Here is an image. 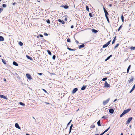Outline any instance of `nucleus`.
Here are the masks:
<instances>
[{
  "mask_svg": "<svg viewBox=\"0 0 135 135\" xmlns=\"http://www.w3.org/2000/svg\"><path fill=\"white\" fill-rule=\"evenodd\" d=\"M111 41V40H110L109 41H108V42H107V43H106L105 44H104L103 46V48H105L107 47L110 44V42Z\"/></svg>",
  "mask_w": 135,
  "mask_h": 135,
  "instance_id": "nucleus-2",
  "label": "nucleus"
},
{
  "mask_svg": "<svg viewBox=\"0 0 135 135\" xmlns=\"http://www.w3.org/2000/svg\"><path fill=\"white\" fill-rule=\"evenodd\" d=\"M70 40L69 38H68V42H70Z\"/></svg>",
  "mask_w": 135,
  "mask_h": 135,
  "instance_id": "nucleus-52",
  "label": "nucleus"
},
{
  "mask_svg": "<svg viewBox=\"0 0 135 135\" xmlns=\"http://www.w3.org/2000/svg\"><path fill=\"white\" fill-rule=\"evenodd\" d=\"M124 113H123V112L122 113V114H121V115L120 116V117H122L123 115H124Z\"/></svg>",
  "mask_w": 135,
  "mask_h": 135,
  "instance_id": "nucleus-40",
  "label": "nucleus"
},
{
  "mask_svg": "<svg viewBox=\"0 0 135 135\" xmlns=\"http://www.w3.org/2000/svg\"><path fill=\"white\" fill-rule=\"evenodd\" d=\"M132 117H131L129 118L126 122V124H128L130 122V121L132 120Z\"/></svg>",
  "mask_w": 135,
  "mask_h": 135,
  "instance_id": "nucleus-1",
  "label": "nucleus"
},
{
  "mask_svg": "<svg viewBox=\"0 0 135 135\" xmlns=\"http://www.w3.org/2000/svg\"><path fill=\"white\" fill-rule=\"evenodd\" d=\"M44 35L46 36H47L48 35V34L47 33H44Z\"/></svg>",
  "mask_w": 135,
  "mask_h": 135,
  "instance_id": "nucleus-48",
  "label": "nucleus"
},
{
  "mask_svg": "<svg viewBox=\"0 0 135 135\" xmlns=\"http://www.w3.org/2000/svg\"><path fill=\"white\" fill-rule=\"evenodd\" d=\"M92 31L94 33H96L98 32V31L94 29H92Z\"/></svg>",
  "mask_w": 135,
  "mask_h": 135,
  "instance_id": "nucleus-17",
  "label": "nucleus"
},
{
  "mask_svg": "<svg viewBox=\"0 0 135 135\" xmlns=\"http://www.w3.org/2000/svg\"><path fill=\"white\" fill-rule=\"evenodd\" d=\"M2 62L4 64H6V61L5 60H4L3 59H2Z\"/></svg>",
  "mask_w": 135,
  "mask_h": 135,
  "instance_id": "nucleus-21",
  "label": "nucleus"
},
{
  "mask_svg": "<svg viewBox=\"0 0 135 135\" xmlns=\"http://www.w3.org/2000/svg\"><path fill=\"white\" fill-rule=\"evenodd\" d=\"M117 100V99H115V100H114V102H115Z\"/></svg>",
  "mask_w": 135,
  "mask_h": 135,
  "instance_id": "nucleus-58",
  "label": "nucleus"
},
{
  "mask_svg": "<svg viewBox=\"0 0 135 135\" xmlns=\"http://www.w3.org/2000/svg\"><path fill=\"white\" fill-rule=\"evenodd\" d=\"M124 17L123 16V15H122L121 16V18L122 22H123L124 21Z\"/></svg>",
  "mask_w": 135,
  "mask_h": 135,
  "instance_id": "nucleus-26",
  "label": "nucleus"
},
{
  "mask_svg": "<svg viewBox=\"0 0 135 135\" xmlns=\"http://www.w3.org/2000/svg\"><path fill=\"white\" fill-rule=\"evenodd\" d=\"M105 17H106V18L107 21H108V23H109V21L108 18V17L107 16H105Z\"/></svg>",
  "mask_w": 135,
  "mask_h": 135,
  "instance_id": "nucleus-29",
  "label": "nucleus"
},
{
  "mask_svg": "<svg viewBox=\"0 0 135 135\" xmlns=\"http://www.w3.org/2000/svg\"><path fill=\"white\" fill-rule=\"evenodd\" d=\"M63 7H64V8H65V9H67V8H68V6H63Z\"/></svg>",
  "mask_w": 135,
  "mask_h": 135,
  "instance_id": "nucleus-33",
  "label": "nucleus"
},
{
  "mask_svg": "<svg viewBox=\"0 0 135 135\" xmlns=\"http://www.w3.org/2000/svg\"><path fill=\"white\" fill-rule=\"evenodd\" d=\"M109 58L108 57L105 60V61H106L107 60H108L109 59Z\"/></svg>",
  "mask_w": 135,
  "mask_h": 135,
  "instance_id": "nucleus-46",
  "label": "nucleus"
},
{
  "mask_svg": "<svg viewBox=\"0 0 135 135\" xmlns=\"http://www.w3.org/2000/svg\"><path fill=\"white\" fill-rule=\"evenodd\" d=\"M72 120H71L68 123V125L70 124V123L71 122Z\"/></svg>",
  "mask_w": 135,
  "mask_h": 135,
  "instance_id": "nucleus-51",
  "label": "nucleus"
},
{
  "mask_svg": "<svg viewBox=\"0 0 135 135\" xmlns=\"http://www.w3.org/2000/svg\"><path fill=\"white\" fill-rule=\"evenodd\" d=\"M0 98H3V99H7V98H6V96L1 95H0Z\"/></svg>",
  "mask_w": 135,
  "mask_h": 135,
  "instance_id": "nucleus-10",
  "label": "nucleus"
},
{
  "mask_svg": "<svg viewBox=\"0 0 135 135\" xmlns=\"http://www.w3.org/2000/svg\"><path fill=\"white\" fill-rule=\"evenodd\" d=\"M58 21L60 23L62 22V21L60 19H59L58 20Z\"/></svg>",
  "mask_w": 135,
  "mask_h": 135,
  "instance_id": "nucleus-39",
  "label": "nucleus"
},
{
  "mask_svg": "<svg viewBox=\"0 0 135 135\" xmlns=\"http://www.w3.org/2000/svg\"><path fill=\"white\" fill-rule=\"evenodd\" d=\"M47 51L48 53V54L50 55H51V52L49 51V50H47Z\"/></svg>",
  "mask_w": 135,
  "mask_h": 135,
  "instance_id": "nucleus-27",
  "label": "nucleus"
},
{
  "mask_svg": "<svg viewBox=\"0 0 135 135\" xmlns=\"http://www.w3.org/2000/svg\"><path fill=\"white\" fill-rule=\"evenodd\" d=\"M72 126H73V124H71V126L70 127V129H69V133H70V132H71V129H72Z\"/></svg>",
  "mask_w": 135,
  "mask_h": 135,
  "instance_id": "nucleus-15",
  "label": "nucleus"
},
{
  "mask_svg": "<svg viewBox=\"0 0 135 135\" xmlns=\"http://www.w3.org/2000/svg\"><path fill=\"white\" fill-rule=\"evenodd\" d=\"M103 9L104 12L105 13V16H107V15H108V12L104 7H103Z\"/></svg>",
  "mask_w": 135,
  "mask_h": 135,
  "instance_id": "nucleus-6",
  "label": "nucleus"
},
{
  "mask_svg": "<svg viewBox=\"0 0 135 135\" xmlns=\"http://www.w3.org/2000/svg\"><path fill=\"white\" fill-rule=\"evenodd\" d=\"M19 44V45L21 46H22L23 45V43L21 42H20Z\"/></svg>",
  "mask_w": 135,
  "mask_h": 135,
  "instance_id": "nucleus-28",
  "label": "nucleus"
},
{
  "mask_svg": "<svg viewBox=\"0 0 135 135\" xmlns=\"http://www.w3.org/2000/svg\"><path fill=\"white\" fill-rule=\"evenodd\" d=\"M19 104L20 105L22 106H24L25 105V104L22 102H20Z\"/></svg>",
  "mask_w": 135,
  "mask_h": 135,
  "instance_id": "nucleus-19",
  "label": "nucleus"
},
{
  "mask_svg": "<svg viewBox=\"0 0 135 135\" xmlns=\"http://www.w3.org/2000/svg\"><path fill=\"white\" fill-rule=\"evenodd\" d=\"M89 15L90 17H92V15L91 13H89Z\"/></svg>",
  "mask_w": 135,
  "mask_h": 135,
  "instance_id": "nucleus-42",
  "label": "nucleus"
},
{
  "mask_svg": "<svg viewBox=\"0 0 135 135\" xmlns=\"http://www.w3.org/2000/svg\"><path fill=\"white\" fill-rule=\"evenodd\" d=\"M45 103L47 104H49V103H47V102H46V103Z\"/></svg>",
  "mask_w": 135,
  "mask_h": 135,
  "instance_id": "nucleus-62",
  "label": "nucleus"
},
{
  "mask_svg": "<svg viewBox=\"0 0 135 135\" xmlns=\"http://www.w3.org/2000/svg\"><path fill=\"white\" fill-rule=\"evenodd\" d=\"M129 127H130V128L131 129V125H130V126H129Z\"/></svg>",
  "mask_w": 135,
  "mask_h": 135,
  "instance_id": "nucleus-61",
  "label": "nucleus"
},
{
  "mask_svg": "<svg viewBox=\"0 0 135 135\" xmlns=\"http://www.w3.org/2000/svg\"><path fill=\"white\" fill-rule=\"evenodd\" d=\"M97 124L98 126H101L100 120H99L97 122Z\"/></svg>",
  "mask_w": 135,
  "mask_h": 135,
  "instance_id": "nucleus-18",
  "label": "nucleus"
},
{
  "mask_svg": "<svg viewBox=\"0 0 135 135\" xmlns=\"http://www.w3.org/2000/svg\"><path fill=\"white\" fill-rule=\"evenodd\" d=\"M4 81H6V79H5V78H4Z\"/></svg>",
  "mask_w": 135,
  "mask_h": 135,
  "instance_id": "nucleus-60",
  "label": "nucleus"
},
{
  "mask_svg": "<svg viewBox=\"0 0 135 135\" xmlns=\"http://www.w3.org/2000/svg\"><path fill=\"white\" fill-rule=\"evenodd\" d=\"M78 90V89L76 88H74L72 91V93L74 94L76 93Z\"/></svg>",
  "mask_w": 135,
  "mask_h": 135,
  "instance_id": "nucleus-8",
  "label": "nucleus"
},
{
  "mask_svg": "<svg viewBox=\"0 0 135 135\" xmlns=\"http://www.w3.org/2000/svg\"><path fill=\"white\" fill-rule=\"evenodd\" d=\"M26 135H29V134H28V133H27L26 134Z\"/></svg>",
  "mask_w": 135,
  "mask_h": 135,
  "instance_id": "nucleus-63",
  "label": "nucleus"
},
{
  "mask_svg": "<svg viewBox=\"0 0 135 135\" xmlns=\"http://www.w3.org/2000/svg\"><path fill=\"white\" fill-rule=\"evenodd\" d=\"M75 42L77 43H79V42L77 40H75Z\"/></svg>",
  "mask_w": 135,
  "mask_h": 135,
  "instance_id": "nucleus-53",
  "label": "nucleus"
},
{
  "mask_svg": "<svg viewBox=\"0 0 135 135\" xmlns=\"http://www.w3.org/2000/svg\"><path fill=\"white\" fill-rule=\"evenodd\" d=\"M55 55H53L52 57V58L54 60L55 59Z\"/></svg>",
  "mask_w": 135,
  "mask_h": 135,
  "instance_id": "nucleus-38",
  "label": "nucleus"
},
{
  "mask_svg": "<svg viewBox=\"0 0 135 135\" xmlns=\"http://www.w3.org/2000/svg\"><path fill=\"white\" fill-rule=\"evenodd\" d=\"M130 67H131V65H129L128 66V68L127 69V73H128L129 70V69L130 68Z\"/></svg>",
  "mask_w": 135,
  "mask_h": 135,
  "instance_id": "nucleus-22",
  "label": "nucleus"
},
{
  "mask_svg": "<svg viewBox=\"0 0 135 135\" xmlns=\"http://www.w3.org/2000/svg\"><path fill=\"white\" fill-rule=\"evenodd\" d=\"M39 36H40L41 37H43V36L42 35H41V34H40L39 35Z\"/></svg>",
  "mask_w": 135,
  "mask_h": 135,
  "instance_id": "nucleus-45",
  "label": "nucleus"
},
{
  "mask_svg": "<svg viewBox=\"0 0 135 135\" xmlns=\"http://www.w3.org/2000/svg\"><path fill=\"white\" fill-rule=\"evenodd\" d=\"M118 45H119V44H117L115 46V47H114V49H115L116 48H117V47L118 46Z\"/></svg>",
  "mask_w": 135,
  "mask_h": 135,
  "instance_id": "nucleus-36",
  "label": "nucleus"
},
{
  "mask_svg": "<svg viewBox=\"0 0 135 135\" xmlns=\"http://www.w3.org/2000/svg\"><path fill=\"white\" fill-rule=\"evenodd\" d=\"M120 135H123V134L122 133H121Z\"/></svg>",
  "mask_w": 135,
  "mask_h": 135,
  "instance_id": "nucleus-64",
  "label": "nucleus"
},
{
  "mask_svg": "<svg viewBox=\"0 0 135 135\" xmlns=\"http://www.w3.org/2000/svg\"><path fill=\"white\" fill-rule=\"evenodd\" d=\"M121 27H122V25H121L118 29V31H119L121 29Z\"/></svg>",
  "mask_w": 135,
  "mask_h": 135,
  "instance_id": "nucleus-43",
  "label": "nucleus"
},
{
  "mask_svg": "<svg viewBox=\"0 0 135 135\" xmlns=\"http://www.w3.org/2000/svg\"><path fill=\"white\" fill-rule=\"evenodd\" d=\"M15 127L16 128H18L19 129H20V127L19 126V125H18V123H16L15 124Z\"/></svg>",
  "mask_w": 135,
  "mask_h": 135,
  "instance_id": "nucleus-9",
  "label": "nucleus"
},
{
  "mask_svg": "<svg viewBox=\"0 0 135 135\" xmlns=\"http://www.w3.org/2000/svg\"><path fill=\"white\" fill-rule=\"evenodd\" d=\"M116 37L115 36L114 38L113 39V41H112V44H113V43H114V42H115V40H116Z\"/></svg>",
  "mask_w": 135,
  "mask_h": 135,
  "instance_id": "nucleus-23",
  "label": "nucleus"
},
{
  "mask_svg": "<svg viewBox=\"0 0 135 135\" xmlns=\"http://www.w3.org/2000/svg\"><path fill=\"white\" fill-rule=\"evenodd\" d=\"M4 40V38L2 36H0V41H3Z\"/></svg>",
  "mask_w": 135,
  "mask_h": 135,
  "instance_id": "nucleus-16",
  "label": "nucleus"
},
{
  "mask_svg": "<svg viewBox=\"0 0 135 135\" xmlns=\"http://www.w3.org/2000/svg\"><path fill=\"white\" fill-rule=\"evenodd\" d=\"M131 110L130 109H127V110H124L123 112V113H124V114H125L126 113L128 112Z\"/></svg>",
  "mask_w": 135,
  "mask_h": 135,
  "instance_id": "nucleus-3",
  "label": "nucleus"
},
{
  "mask_svg": "<svg viewBox=\"0 0 135 135\" xmlns=\"http://www.w3.org/2000/svg\"><path fill=\"white\" fill-rule=\"evenodd\" d=\"M68 50H71V51H73V50H74L73 49H71L69 48V47H68Z\"/></svg>",
  "mask_w": 135,
  "mask_h": 135,
  "instance_id": "nucleus-35",
  "label": "nucleus"
},
{
  "mask_svg": "<svg viewBox=\"0 0 135 135\" xmlns=\"http://www.w3.org/2000/svg\"><path fill=\"white\" fill-rule=\"evenodd\" d=\"M84 46L85 45L84 44H82L79 46V49H80L81 48L84 47Z\"/></svg>",
  "mask_w": 135,
  "mask_h": 135,
  "instance_id": "nucleus-13",
  "label": "nucleus"
},
{
  "mask_svg": "<svg viewBox=\"0 0 135 135\" xmlns=\"http://www.w3.org/2000/svg\"><path fill=\"white\" fill-rule=\"evenodd\" d=\"M133 78H129V80H128V82L129 83H130L132 82L133 81Z\"/></svg>",
  "mask_w": 135,
  "mask_h": 135,
  "instance_id": "nucleus-11",
  "label": "nucleus"
},
{
  "mask_svg": "<svg viewBox=\"0 0 135 135\" xmlns=\"http://www.w3.org/2000/svg\"><path fill=\"white\" fill-rule=\"evenodd\" d=\"M102 118H104L105 119L106 118L104 116H103L102 117Z\"/></svg>",
  "mask_w": 135,
  "mask_h": 135,
  "instance_id": "nucleus-49",
  "label": "nucleus"
},
{
  "mask_svg": "<svg viewBox=\"0 0 135 135\" xmlns=\"http://www.w3.org/2000/svg\"><path fill=\"white\" fill-rule=\"evenodd\" d=\"M46 22L48 24H49L50 23V20L49 19H48V20H47Z\"/></svg>",
  "mask_w": 135,
  "mask_h": 135,
  "instance_id": "nucleus-32",
  "label": "nucleus"
},
{
  "mask_svg": "<svg viewBox=\"0 0 135 135\" xmlns=\"http://www.w3.org/2000/svg\"><path fill=\"white\" fill-rule=\"evenodd\" d=\"M73 27H74V26H73V25H72L71 26V28H73Z\"/></svg>",
  "mask_w": 135,
  "mask_h": 135,
  "instance_id": "nucleus-55",
  "label": "nucleus"
},
{
  "mask_svg": "<svg viewBox=\"0 0 135 135\" xmlns=\"http://www.w3.org/2000/svg\"><path fill=\"white\" fill-rule=\"evenodd\" d=\"M26 57L27 58H28V59H31V58L30 57H29V56H28L27 55H26Z\"/></svg>",
  "mask_w": 135,
  "mask_h": 135,
  "instance_id": "nucleus-37",
  "label": "nucleus"
},
{
  "mask_svg": "<svg viewBox=\"0 0 135 135\" xmlns=\"http://www.w3.org/2000/svg\"><path fill=\"white\" fill-rule=\"evenodd\" d=\"M95 126L93 125H92L91 126V127L93 128H94L95 127Z\"/></svg>",
  "mask_w": 135,
  "mask_h": 135,
  "instance_id": "nucleus-47",
  "label": "nucleus"
},
{
  "mask_svg": "<svg viewBox=\"0 0 135 135\" xmlns=\"http://www.w3.org/2000/svg\"><path fill=\"white\" fill-rule=\"evenodd\" d=\"M3 9L0 8V13L2 12L3 11Z\"/></svg>",
  "mask_w": 135,
  "mask_h": 135,
  "instance_id": "nucleus-44",
  "label": "nucleus"
},
{
  "mask_svg": "<svg viewBox=\"0 0 135 135\" xmlns=\"http://www.w3.org/2000/svg\"><path fill=\"white\" fill-rule=\"evenodd\" d=\"M104 87H110V85L107 82L105 81V84Z\"/></svg>",
  "mask_w": 135,
  "mask_h": 135,
  "instance_id": "nucleus-5",
  "label": "nucleus"
},
{
  "mask_svg": "<svg viewBox=\"0 0 135 135\" xmlns=\"http://www.w3.org/2000/svg\"><path fill=\"white\" fill-rule=\"evenodd\" d=\"M110 99V98H109L108 99H107L106 100L104 101L103 102V104L104 105L106 104L109 102Z\"/></svg>",
  "mask_w": 135,
  "mask_h": 135,
  "instance_id": "nucleus-4",
  "label": "nucleus"
},
{
  "mask_svg": "<svg viewBox=\"0 0 135 135\" xmlns=\"http://www.w3.org/2000/svg\"><path fill=\"white\" fill-rule=\"evenodd\" d=\"M130 49L131 50H135V47L132 46L130 47Z\"/></svg>",
  "mask_w": 135,
  "mask_h": 135,
  "instance_id": "nucleus-25",
  "label": "nucleus"
},
{
  "mask_svg": "<svg viewBox=\"0 0 135 135\" xmlns=\"http://www.w3.org/2000/svg\"><path fill=\"white\" fill-rule=\"evenodd\" d=\"M112 55H110V56H109L108 57L110 58L111 56H112Z\"/></svg>",
  "mask_w": 135,
  "mask_h": 135,
  "instance_id": "nucleus-59",
  "label": "nucleus"
},
{
  "mask_svg": "<svg viewBox=\"0 0 135 135\" xmlns=\"http://www.w3.org/2000/svg\"><path fill=\"white\" fill-rule=\"evenodd\" d=\"M62 24H64L65 23V22L63 21H62Z\"/></svg>",
  "mask_w": 135,
  "mask_h": 135,
  "instance_id": "nucleus-56",
  "label": "nucleus"
},
{
  "mask_svg": "<svg viewBox=\"0 0 135 135\" xmlns=\"http://www.w3.org/2000/svg\"><path fill=\"white\" fill-rule=\"evenodd\" d=\"M3 7L5 8L6 7V5L5 4H3L2 5Z\"/></svg>",
  "mask_w": 135,
  "mask_h": 135,
  "instance_id": "nucleus-41",
  "label": "nucleus"
},
{
  "mask_svg": "<svg viewBox=\"0 0 135 135\" xmlns=\"http://www.w3.org/2000/svg\"><path fill=\"white\" fill-rule=\"evenodd\" d=\"M86 87V86H83L81 88V90H83L85 89Z\"/></svg>",
  "mask_w": 135,
  "mask_h": 135,
  "instance_id": "nucleus-24",
  "label": "nucleus"
},
{
  "mask_svg": "<svg viewBox=\"0 0 135 135\" xmlns=\"http://www.w3.org/2000/svg\"><path fill=\"white\" fill-rule=\"evenodd\" d=\"M38 74L39 75H42V73H38Z\"/></svg>",
  "mask_w": 135,
  "mask_h": 135,
  "instance_id": "nucleus-50",
  "label": "nucleus"
},
{
  "mask_svg": "<svg viewBox=\"0 0 135 135\" xmlns=\"http://www.w3.org/2000/svg\"><path fill=\"white\" fill-rule=\"evenodd\" d=\"M107 78H104L102 80L103 81H105L107 80Z\"/></svg>",
  "mask_w": 135,
  "mask_h": 135,
  "instance_id": "nucleus-30",
  "label": "nucleus"
},
{
  "mask_svg": "<svg viewBox=\"0 0 135 135\" xmlns=\"http://www.w3.org/2000/svg\"><path fill=\"white\" fill-rule=\"evenodd\" d=\"M13 65H15V66H18V64L17 62H15V61H14L13 62Z\"/></svg>",
  "mask_w": 135,
  "mask_h": 135,
  "instance_id": "nucleus-14",
  "label": "nucleus"
},
{
  "mask_svg": "<svg viewBox=\"0 0 135 135\" xmlns=\"http://www.w3.org/2000/svg\"><path fill=\"white\" fill-rule=\"evenodd\" d=\"M43 90L46 93L47 92L46 91V90H45V89H43Z\"/></svg>",
  "mask_w": 135,
  "mask_h": 135,
  "instance_id": "nucleus-54",
  "label": "nucleus"
},
{
  "mask_svg": "<svg viewBox=\"0 0 135 135\" xmlns=\"http://www.w3.org/2000/svg\"><path fill=\"white\" fill-rule=\"evenodd\" d=\"M86 9L88 11H89V8L88 6L86 7Z\"/></svg>",
  "mask_w": 135,
  "mask_h": 135,
  "instance_id": "nucleus-34",
  "label": "nucleus"
},
{
  "mask_svg": "<svg viewBox=\"0 0 135 135\" xmlns=\"http://www.w3.org/2000/svg\"><path fill=\"white\" fill-rule=\"evenodd\" d=\"M109 112L110 113L112 114L113 113L114 110L113 109H110L109 110Z\"/></svg>",
  "mask_w": 135,
  "mask_h": 135,
  "instance_id": "nucleus-12",
  "label": "nucleus"
},
{
  "mask_svg": "<svg viewBox=\"0 0 135 135\" xmlns=\"http://www.w3.org/2000/svg\"><path fill=\"white\" fill-rule=\"evenodd\" d=\"M62 19L63 20H64L65 21H66L67 20V17L65 16H64L62 17Z\"/></svg>",
  "mask_w": 135,
  "mask_h": 135,
  "instance_id": "nucleus-20",
  "label": "nucleus"
},
{
  "mask_svg": "<svg viewBox=\"0 0 135 135\" xmlns=\"http://www.w3.org/2000/svg\"><path fill=\"white\" fill-rule=\"evenodd\" d=\"M16 4V3H15V2H14V3H13V5H15V4Z\"/></svg>",
  "mask_w": 135,
  "mask_h": 135,
  "instance_id": "nucleus-57",
  "label": "nucleus"
},
{
  "mask_svg": "<svg viewBox=\"0 0 135 135\" xmlns=\"http://www.w3.org/2000/svg\"><path fill=\"white\" fill-rule=\"evenodd\" d=\"M26 77L28 78V79L30 80L32 78H31V75L28 74H26Z\"/></svg>",
  "mask_w": 135,
  "mask_h": 135,
  "instance_id": "nucleus-7",
  "label": "nucleus"
},
{
  "mask_svg": "<svg viewBox=\"0 0 135 135\" xmlns=\"http://www.w3.org/2000/svg\"><path fill=\"white\" fill-rule=\"evenodd\" d=\"M110 128V127L108 128L106 130L104 131V133H105V132H106Z\"/></svg>",
  "mask_w": 135,
  "mask_h": 135,
  "instance_id": "nucleus-31",
  "label": "nucleus"
}]
</instances>
